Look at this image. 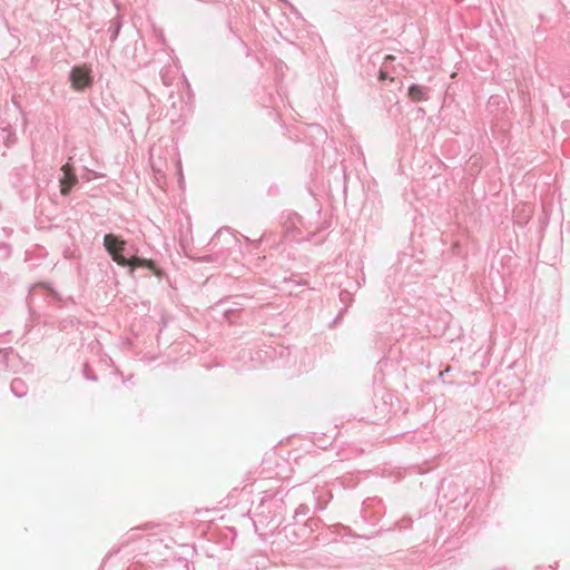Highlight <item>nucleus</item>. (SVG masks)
I'll list each match as a JSON object with an SVG mask.
<instances>
[{
	"mask_svg": "<svg viewBox=\"0 0 570 570\" xmlns=\"http://www.w3.org/2000/svg\"><path fill=\"white\" fill-rule=\"evenodd\" d=\"M104 245L107 252L110 254L112 259L120 266H127L128 259L122 256V250L125 248V242L120 240L112 234H107L104 237Z\"/></svg>",
	"mask_w": 570,
	"mask_h": 570,
	"instance_id": "obj_1",
	"label": "nucleus"
},
{
	"mask_svg": "<svg viewBox=\"0 0 570 570\" xmlns=\"http://www.w3.org/2000/svg\"><path fill=\"white\" fill-rule=\"evenodd\" d=\"M70 80L75 90H82L89 87L92 82L90 77V69L85 65L75 67L71 70Z\"/></svg>",
	"mask_w": 570,
	"mask_h": 570,
	"instance_id": "obj_2",
	"label": "nucleus"
},
{
	"mask_svg": "<svg viewBox=\"0 0 570 570\" xmlns=\"http://www.w3.org/2000/svg\"><path fill=\"white\" fill-rule=\"evenodd\" d=\"M61 170L63 176L60 179V193L66 196L69 194L70 189L77 184L78 179L70 164L63 165Z\"/></svg>",
	"mask_w": 570,
	"mask_h": 570,
	"instance_id": "obj_3",
	"label": "nucleus"
},
{
	"mask_svg": "<svg viewBox=\"0 0 570 570\" xmlns=\"http://www.w3.org/2000/svg\"><path fill=\"white\" fill-rule=\"evenodd\" d=\"M127 266H131V267H147L150 271H153L156 276H158V277L161 276L160 269H158L156 267L155 263L151 259H145V258H139V257L134 256V257L128 259V265Z\"/></svg>",
	"mask_w": 570,
	"mask_h": 570,
	"instance_id": "obj_4",
	"label": "nucleus"
},
{
	"mask_svg": "<svg viewBox=\"0 0 570 570\" xmlns=\"http://www.w3.org/2000/svg\"><path fill=\"white\" fill-rule=\"evenodd\" d=\"M409 97L412 101H422L425 100V92L423 88L419 85H412L409 88Z\"/></svg>",
	"mask_w": 570,
	"mask_h": 570,
	"instance_id": "obj_5",
	"label": "nucleus"
},
{
	"mask_svg": "<svg viewBox=\"0 0 570 570\" xmlns=\"http://www.w3.org/2000/svg\"><path fill=\"white\" fill-rule=\"evenodd\" d=\"M379 79H380V80H385V79H387V75H386V72H385V71H383V70H380V72H379Z\"/></svg>",
	"mask_w": 570,
	"mask_h": 570,
	"instance_id": "obj_6",
	"label": "nucleus"
},
{
	"mask_svg": "<svg viewBox=\"0 0 570 570\" xmlns=\"http://www.w3.org/2000/svg\"><path fill=\"white\" fill-rule=\"evenodd\" d=\"M394 59H395V58H394V56H392V55H387V56L385 57V60H386V61H392V60H394Z\"/></svg>",
	"mask_w": 570,
	"mask_h": 570,
	"instance_id": "obj_7",
	"label": "nucleus"
}]
</instances>
